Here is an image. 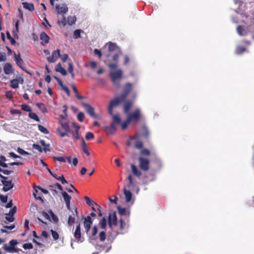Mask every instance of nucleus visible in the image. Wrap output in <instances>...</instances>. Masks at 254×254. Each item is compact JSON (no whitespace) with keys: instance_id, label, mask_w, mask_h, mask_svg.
Returning <instances> with one entry per match:
<instances>
[{"instance_id":"obj_1","label":"nucleus","mask_w":254,"mask_h":254,"mask_svg":"<svg viewBox=\"0 0 254 254\" xmlns=\"http://www.w3.org/2000/svg\"><path fill=\"white\" fill-rule=\"evenodd\" d=\"M132 89L133 84L129 82L126 83L123 87L122 93L110 101L108 106V113L112 114V109L124 102Z\"/></svg>"},{"instance_id":"obj_2","label":"nucleus","mask_w":254,"mask_h":254,"mask_svg":"<svg viewBox=\"0 0 254 254\" xmlns=\"http://www.w3.org/2000/svg\"><path fill=\"white\" fill-rule=\"evenodd\" d=\"M112 116V121L111 123L110 126H106L104 127V130L108 134H114L116 130L117 127L119 125H121L122 129L125 130L127 128L130 122H128V120L127 119L126 121L123 123L121 122V119L119 114L114 115L112 112V114H109Z\"/></svg>"},{"instance_id":"obj_3","label":"nucleus","mask_w":254,"mask_h":254,"mask_svg":"<svg viewBox=\"0 0 254 254\" xmlns=\"http://www.w3.org/2000/svg\"><path fill=\"white\" fill-rule=\"evenodd\" d=\"M123 76V71L121 69H119L116 71H111L110 73V76L111 78L112 81L114 85L117 88L120 87L121 80Z\"/></svg>"},{"instance_id":"obj_4","label":"nucleus","mask_w":254,"mask_h":254,"mask_svg":"<svg viewBox=\"0 0 254 254\" xmlns=\"http://www.w3.org/2000/svg\"><path fill=\"white\" fill-rule=\"evenodd\" d=\"M127 115V119L128 122L130 123L132 122H137L141 117L140 111L139 109H136L134 112L128 113Z\"/></svg>"},{"instance_id":"obj_5","label":"nucleus","mask_w":254,"mask_h":254,"mask_svg":"<svg viewBox=\"0 0 254 254\" xmlns=\"http://www.w3.org/2000/svg\"><path fill=\"white\" fill-rule=\"evenodd\" d=\"M139 168L144 172L149 170L150 161L147 159L142 157L138 158Z\"/></svg>"},{"instance_id":"obj_6","label":"nucleus","mask_w":254,"mask_h":254,"mask_svg":"<svg viewBox=\"0 0 254 254\" xmlns=\"http://www.w3.org/2000/svg\"><path fill=\"white\" fill-rule=\"evenodd\" d=\"M81 105L84 107L86 112L93 118L99 119L100 117L94 112V109L89 104L82 102Z\"/></svg>"},{"instance_id":"obj_7","label":"nucleus","mask_w":254,"mask_h":254,"mask_svg":"<svg viewBox=\"0 0 254 254\" xmlns=\"http://www.w3.org/2000/svg\"><path fill=\"white\" fill-rule=\"evenodd\" d=\"M98 232V228L96 225H94L92 228L86 232L88 238L90 241H95L97 239V234Z\"/></svg>"},{"instance_id":"obj_8","label":"nucleus","mask_w":254,"mask_h":254,"mask_svg":"<svg viewBox=\"0 0 254 254\" xmlns=\"http://www.w3.org/2000/svg\"><path fill=\"white\" fill-rule=\"evenodd\" d=\"M118 220L116 216V213L114 211L112 214L110 213L108 218V224L110 228L113 226H116L117 225Z\"/></svg>"},{"instance_id":"obj_9","label":"nucleus","mask_w":254,"mask_h":254,"mask_svg":"<svg viewBox=\"0 0 254 254\" xmlns=\"http://www.w3.org/2000/svg\"><path fill=\"white\" fill-rule=\"evenodd\" d=\"M55 10L58 14H62L63 15L67 12L68 7L65 4H63L62 5L60 4H56Z\"/></svg>"},{"instance_id":"obj_10","label":"nucleus","mask_w":254,"mask_h":254,"mask_svg":"<svg viewBox=\"0 0 254 254\" xmlns=\"http://www.w3.org/2000/svg\"><path fill=\"white\" fill-rule=\"evenodd\" d=\"M74 237L77 242H82L84 240V238H82L81 236V228L79 223L76 227L74 232Z\"/></svg>"},{"instance_id":"obj_11","label":"nucleus","mask_w":254,"mask_h":254,"mask_svg":"<svg viewBox=\"0 0 254 254\" xmlns=\"http://www.w3.org/2000/svg\"><path fill=\"white\" fill-rule=\"evenodd\" d=\"M61 57L60 51L59 50H56L52 53L51 56L47 58L48 61L50 63H55L57 59Z\"/></svg>"},{"instance_id":"obj_12","label":"nucleus","mask_w":254,"mask_h":254,"mask_svg":"<svg viewBox=\"0 0 254 254\" xmlns=\"http://www.w3.org/2000/svg\"><path fill=\"white\" fill-rule=\"evenodd\" d=\"M62 194L63 197L64 201L65 203L67 209L68 210H71L70 208V200L71 199V196L68 194V193L65 191L62 192Z\"/></svg>"},{"instance_id":"obj_13","label":"nucleus","mask_w":254,"mask_h":254,"mask_svg":"<svg viewBox=\"0 0 254 254\" xmlns=\"http://www.w3.org/2000/svg\"><path fill=\"white\" fill-rule=\"evenodd\" d=\"M1 183L3 185L2 190L4 192L9 190L14 187V184L12 183V181L2 180Z\"/></svg>"},{"instance_id":"obj_14","label":"nucleus","mask_w":254,"mask_h":254,"mask_svg":"<svg viewBox=\"0 0 254 254\" xmlns=\"http://www.w3.org/2000/svg\"><path fill=\"white\" fill-rule=\"evenodd\" d=\"M92 220L90 216H87L86 218H85L83 221V225L86 232H88L91 229V226L92 224Z\"/></svg>"},{"instance_id":"obj_15","label":"nucleus","mask_w":254,"mask_h":254,"mask_svg":"<svg viewBox=\"0 0 254 254\" xmlns=\"http://www.w3.org/2000/svg\"><path fill=\"white\" fill-rule=\"evenodd\" d=\"M119 229L118 233L123 234L125 229L128 227V225L121 218L119 220Z\"/></svg>"},{"instance_id":"obj_16","label":"nucleus","mask_w":254,"mask_h":254,"mask_svg":"<svg viewBox=\"0 0 254 254\" xmlns=\"http://www.w3.org/2000/svg\"><path fill=\"white\" fill-rule=\"evenodd\" d=\"M40 39L41 40V44L44 46L49 43L50 37L45 32H42L40 35Z\"/></svg>"},{"instance_id":"obj_17","label":"nucleus","mask_w":254,"mask_h":254,"mask_svg":"<svg viewBox=\"0 0 254 254\" xmlns=\"http://www.w3.org/2000/svg\"><path fill=\"white\" fill-rule=\"evenodd\" d=\"M118 210L119 213L122 216H125L127 219V221H129V217L130 214V212L129 210H127L125 207H121V206L118 207Z\"/></svg>"},{"instance_id":"obj_18","label":"nucleus","mask_w":254,"mask_h":254,"mask_svg":"<svg viewBox=\"0 0 254 254\" xmlns=\"http://www.w3.org/2000/svg\"><path fill=\"white\" fill-rule=\"evenodd\" d=\"M3 70L5 74L7 75L13 73L14 71L12 65L8 63L4 64L3 66Z\"/></svg>"},{"instance_id":"obj_19","label":"nucleus","mask_w":254,"mask_h":254,"mask_svg":"<svg viewBox=\"0 0 254 254\" xmlns=\"http://www.w3.org/2000/svg\"><path fill=\"white\" fill-rule=\"evenodd\" d=\"M133 105V102L131 100H127L124 105V112L125 114H128Z\"/></svg>"},{"instance_id":"obj_20","label":"nucleus","mask_w":254,"mask_h":254,"mask_svg":"<svg viewBox=\"0 0 254 254\" xmlns=\"http://www.w3.org/2000/svg\"><path fill=\"white\" fill-rule=\"evenodd\" d=\"M74 210H75V214L72 212V215H72H69V217H68V221H67V223L69 225H72V224H73L75 222V215H76L77 217L78 216V212L77 211V209L76 207H75L74 208Z\"/></svg>"},{"instance_id":"obj_21","label":"nucleus","mask_w":254,"mask_h":254,"mask_svg":"<svg viewBox=\"0 0 254 254\" xmlns=\"http://www.w3.org/2000/svg\"><path fill=\"white\" fill-rule=\"evenodd\" d=\"M53 159L55 161H58L63 162H66V161H67L68 163H71L70 157L54 156Z\"/></svg>"},{"instance_id":"obj_22","label":"nucleus","mask_w":254,"mask_h":254,"mask_svg":"<svg viewBox=\"0 0 254 254\" xmlns=\"http://www.w3.org/2000/svg\"><path fill=\"white\" fill-rule=\"evenodd\" d=\"M130 168L131 172L134 176H136L137 177H140L141 176L142 173L141 171L137 169L135 165L131 164L130 165Z\"/></svg>"},{"instance_id":"obj_23","label":"nucleus","mask_w":254,"mask_h":254,"mask_svg":"<svg viewBox=\"0 0 254 254\" xmlns=\"http://www.w3.org/2000/svg\"><path fill=\"white\" fill-rule=\"evenodd\" d=\"M22 5L23 8L25 9H27L30 11H33L34 10V6L32 3H28L27 2H23Z\"/></svg>"},{"instance_id":"obj_24","label":"nucleus","mask_w":254,"mask_h":254,"mask_svg":"<svg viewBox=\"0 0 254 254\" xmlns=\"http://www.w3.org/2000/svg\"><path fill=\"white\" fill-rule=\"evenodd\" d=\"M55 70L57 72L61 73L63 75H66L67 74L66 71L62 67L60 63L57 65Z\"/></svg>"},{"instance_id":"obj_25","label":"nucleus","mask_w":254,"mask_h":254,"mask_svg":"<svg viewBox=\"0 0 254 254\" xmlns=\"http://www.w3.org/2000/svg\"><path fill=\"white\" fill-rule=\"evenodd\" d=\"M124 193L125 196L126 202H130L132 198V193H131V192L125 188L124 189Z\"/></svg>"},{"instance_id":"obj_26","label":"nucleus","mask_w":254,"mask_h":254,"mask_svg":"<svg viewBox=\"0 0 254 254\" xmlns=\"http://www.w3.org/2000/svg\"><path fill=\"white\" fill-rule=\"evenodd\" d=\"M81 148L82 149L83 152L87 155V156L90 155V152L88 150V148L87 147V144L84 140V139H82V144H81Z\"/></svg>"},{"instance_id":"obj_27","label":"nucleus","mask_w":254,"mask_h":254,"mask_svg":"<svg viewBox=\"0 0 254 254\" xmlns=\"http://www.w3.org/2000/svg\"><path fill=\"white\" fill-rule=\"evenodd\" d=\"M141 135L145 137H148L149 136V130L145 126H143L141 127Z\"/></svg>"},{"instance_id":"obj_28","label":"nucleus","mask_w":254,"mask_h":254,"mask_svg":"<svg viewBox=\"0 0 254 254\" xmlns=\"http://www.w3.org/2000/svg\"><path fill=\"white\" fill-rule=\"evenodd\" d=\"M10 86L12 88H17L19 87V80L17 79H11L10 81Z\"/></svg>"},{"instance_id":"obj_29","label":"nucleus","mask_w":254,"mask_h":254,"mask_svg":"<svg viewBox=\"0 0 254 254\" xmlns=\"http://www.w3.org/2000/svg\"><path fill=\"white\" fill-rule=\"evenodd\" d=\"M71 87H72V89L75 94V97L79 100H82V99H84V96H81L79 94H78V91H77V89L76 87V86L74 85V84H72L71 85Z\"/></svg>"},{"instance_id":"obj_30","label":"nucleus","mask_w":254,"mask_h":254,"mask_svg":"<svg viewBox=\"0 0 254 254\" xmlns=\"http://www.w3.org/2000/svg\"><path fill=\"white\" fill-rule=\"evenodd\" d=\"M108 49L109 52H113L116 50L118 51H119L117 45L112 42H109L108 43Z\"/></svg>"},{"instance_id":"obj_31","label":"nucleus","mask_w":254,"mask_h":254,"mask_svg":"<svg viewBox=\"0 0 254 254\" xmlns=\"http://www.w3.org/2000/svg\"><path fill=\"white\" fill-rule=\"evenodd\" d=\"M40 142L43 146V148L42 149L45 152L50 151L49 144H46L44 140H40Z\"/></svg>"},{"instance_id":"obj_32","label":"nucleus","mask_w":254,"mask_h":254,"mask_svg":"<svg viewBox=\"0 0 254 254\" xmlns=\"http://www.w3.org/2000/svg\"><path fill=\"white\" fill-rule=\"evenodd\" d=\"M84 199H85V201L86 204L88 206H92V205L96 206V204H97L96 202L93 201V200L92 199H91L90 197H89L88 196H85Z\"/></svg>"},{"instance_id":"obj_33","label":"nucleus","mask_w":254,"mask_h":254,"mask_svg":"<svg viewBox=\"0 0 254 254\" xmlns=\"http://www.w3.org/2000/svg\"><path fill=\"white\" fill-rule=\"evenodd\" d=\"M76 21V18L75 16H69L67 17V23L68 25L74 24Z\"/></svg>"},{"instance_id":"obj_34","label":"nucleus","mask_w":254,"mask_h":254,"mask_svg":"<svg viewBox=\"0 0 254 254\" xmlns=\"http://www.w3.org/2000/svg\"><path fill=\"white\" fill-rule=\"evenodd\" d=\"M247 51V48L243 46H238L236 50V53L238 55H240Z\"/></svg>"},{"instance_id":"obj_35","label":"nucleus","mask_w":254,"mask_h":254,"mask_svg":"<svg viewBox=\"0 0 254 254\" xmlns=\"http://www.w3.org/2000/svg\"><path fill=\"white\" fill-rule=\"evenodd\" d=\"M60 124L62 127L63 128L66 132L70 131L69 126L68 124L66 122H60Z\"/></svg>"},{"instance_id":"obj_36","label":"nucleus","mask_w":254,"mask_h":254,"mask_svg":"<svg viewBox=\"0 0 254 254\" xmlns=\"http://www.w3.org/2000/svg\"><path fill=\"white\" fill-rule=\"evenodd\" d=\"M99 225L101 229H104L107 226V221L105 217H103L99 222Z\"/></svg>"},{"instance_id":"obj_37","label":"nucleus","mask_w":254,"mask_h":254,"mask_svg":"<svg viewBox=\"0 0 254 254\" xmlns=\"http://www.w3.org/2000/svg\"><path fill=\"white\" fill-rule=\"evenodd\" d=\"M37 106L38 107V108L40 109V110L43 113H45L48 112V110H47L46 107H45V105L43 103H38L37 104Z\"/></svg>"},{"instance_id":"obj_38","label":"nucleus","mask_w":254,"mask_h":254,"mask_svg":"<svg viewBox=\"0 0 254 254\" xmlns=\"http://www.w3.org/2000/svg\"><path fill=\"white\" fill-rule=\"evenodd\" d=\"M99 238L101 242H104L106 239V233L104 231H102L99 233Z\"/></svg>"},{"instance_id":"obj_39","label":"nucleus","mask_w":254,"mask_h":254,"mask_svg":"<svg viewBox=\"0 0 254 254\" xmlns=\"http://www.w3.org/2000/svg\"><path fill=\"white\" fill-rule=\"evenodd\" d=\"M29 117L32 119L33 120L37 121V122H40V119L38 117V116H37V115L35 113H33V112H30L29 113Z\"/></svg>"},{"instance_id":"obj_40","label":"nucleus","mask_w":254,"mask_h":254,"mask_svg":"<svg viewBox=\"0 0 254 254\" xmlns=\"http://www.w3.org/2000/svg\"><path fill=\"white\" fill-rule=\"evenodd\" d=\"M38 129L42 132L45 134H48L49 133L48 130L42 125H39L38 126Z\"/></svg>"},{"instance_id":"obj_41","label":"nucleus","mask_w":254,"mask_h":254,"mask_svg":"<svg viewBox=\"0 0 254 254\" xmlns=\"http://www.w3.org/2000/svg\"><path fill=\"white\" fill-rule=\"evenodd\" d=\"M52 237L54 240H57L59 238V234L55 231L53 230H51L50 231Z\"/></svg>"},{"instance_id":"obj_42","label":"nucleus","mask_w":254,"mask_h":254,"mask_svg":"<svg viewBox=\"0 0 254 254\" xmlns=\"http://www.w3.org/2000/svg\"><path fill=\"white\" fill-rule=\"evenodd\" d=\"M21 109L24 111L29 112H31V108L28 105L23 104L21 106Z\"/></svg>"},{"instance_id":"obj_43","label":"nucleus","mask_w":254,"mask_h":254,"mask_svg":"<svg viewBox=\"0 0 254 254\" xmlns=\"http://www.w3.org/2000/svg\"><path fill=\"white\" fill-rule=\"evenodd\" d=\"M81 30L80 29H76L73 32V38L77 39L80 37V33Z\"/></svg>"},{"instance_id":"obj_44","label":"nucleus","mask_w":254,"mask_h":254,"mask_svg":"<svg viewBox=\"0 0 254 254\" xmlns=\"http://www.w3.org/2000/svg\"><path fill=\"white\" fill-rule=\"evenodd\" d=\"M57 187L62 192L63 191V188L62 186L58 183H56L54 185H50L49 188H55Z\"/></svg>"},{"instance_id":"obj_45","label":"nucleus","mask_w":254,"mask_h":254,"mask_svg":"<svg viewBox=\"0 0 254 254\" xmlns=\"http://www.w3.org/2000/svg\"><path fill=\"white\" fill-rule=\"evenodd\" d=\"M237 31L239 35H240L241 36L244 35V34L243 33V32L245 31V30L242 26L239 25V26H237Z\"/></svg>"},{"instance_id":"obj_46","label":"nucleus","mask_w":254,"mask_h":254,"mask_svg":"<svg viewBox=\"0 0 254 254\" xmlns=\"http://www.w3.org/2000/svg\"><path fill=\"white\" fill-rule=\"evenodd\" d=\"M6 36L8 39L10 41L12 45H14L16 43L15 40L11 36L9 32H6Z\"/></svg>"},{"instance_id":"obj_47","label":"nucleus","mask_w":254,"mask_h":254,"mask_svg":"<svg viewBox=\"0 0 254 254\" xmlns=\"http://www.w3.org/2000/svg\"><path fill=\"white\" fill-rule=\"evenodd\" d=\"M3 248V249L5 251H8L9 252H10L12 251H14V252H16V250H15V249L14 248L8 246H7L6 244H4Z\"/></svg>"},{"instance_id":"obj_48","label":"nucleus","mask_w":254,"mask_h":254,"mask_svg":"<svg viewBox=\"0 0 254 254\" xmlns=\"http://www.w3.org/2000/svg\"><path fill=\"white\" fill-rule=\"evenodd\" d=\"M94 138V135L91 132H88L85 135V138L87 140L92 139H93Z\"/></svg>"},{"instance_id":"obj_49","label":"nucleus","mask_w":254,"mask_h":254,"mask_svg":"<svg viewBox=\"0 0 254 254\" xmlns=\"http://www.w3.org/2000/svg\"><path fill=\"white\" fill-rule=\"evenodd\" d=\"M32 147L34 149L37 150L39 152H42L43 149L40 145L34 143L32 145Z\"/></svg>"},{"instance_id":"obj_50","label":"nucleus","mask_w":254,"mask_h":254,"mask_svg":"<svg viewBox=\"0 0 254 254\" xmlns=\"http://www.w3.org/2000/svg\"><path fill=\"white\" fill-rule=\"evenodd\" d=\"M134 146L138 149H141L143 147V143L141 141H136L135 142Z\"/></svg>"},{"instance_id":"obj_51","label":"nucleus","mask_w":254,"mask_h":254,"mask_svg":"<svg viewBox=\"0 0 254 254\" xmlns=\"http://www.w3.org/2000/svg\"><path fill=\"white\" fill-rule=\"evenodd\" d=\"M42 216L46 220H50V217L49 215L45 211H42L41 212Z\"/></svg>"},{"instance_id":"obj_52","label":"nucleus","mask_w":254,"mask_h":254,"mask_svg":"<svg viewBox=\"0 0 254 254\" xmlns=\"http://www.w3.org/2000/svg\"><path fill=\"white\" fill-rule=\"evenodd\" d=\"M23 63V61L22 59L21 58V57H19L18 60H17V62H16L17 65L20 67L22 69L24 70V67H22V64Z\"/></svg>"},{"instance_id":"obj_53","label":"nucleus","mask_w":254,"mask_h":254,"mask_svg":"<svg viewBox=\"0 0 254 254\" xmlns=\"http://www.w3.org/2000/svg\"><path fill=\"white\" fill-rule=\"evenodd\" d=\"M77 118L79 122H82L84 118V115L82 112H80L77 114Z\"/></svg>"},{"instance_id":"obj_54","label":"nucleus","mask_w":254,"mask_h":254,"mask_svg":"<svg viewBox=\"0 0 254 254\" xmlns=\"http://www.w3.org/2000/svg\"><path fill=\"white\" fill-rule=\"evenodd\" d=\"M49 212L51 214V216L52 217L53 220L55 222H57L59 221V219H58V218L57 217V216L53 212V211L52 210H50L49 211Z\"/></svg>"},{"instance_id":"obj_55","label":"nucleus","mask_w":254,"mask_h":254,"mask_svg":"<svg viewBox=\"0 0 254 254\" xmlns=\"http://www.w3.org/2000/svg\"><path fill=\"white\" fill-rule=\"evenodd\" d=\"M141 153L142 155L147 156H149L150 155V151L146 148H144V149H142V150L141 151Z\"/></svg>"},{"instance_id":"obj_56","label":"nucleus","mask_w":254,"mask_h":254,"mask_svg":"<svg viewBox=\"0 0 254 254\" xmlns=\"http://www.w3.org/2000/svg\"><path fill=\"white\" fill-rule=\"evenodd\" d=\"M23 248L25 250H30L33 248V245L31 243H26L23 244Z\"/></svg>"},{"instance_id":"obj_57","label":"nucleus","mask_w":254,"mask_h":254,"mask_svg":"<svg viewBox=\"0 0 254 254\" xmlns=\"http://www.w3.org/2000/svg\"><path fill=\"white\" fill-rule=\"evenodd\" d=\"M57 180L60 181L62 184L63 185L67 183V182L65 179L64 175H62L61 176L58 177L57 178Z\"/></svg>"},{"instance_id":"obj_58","label":"nucleus","mask_w":254,"mask_h":254,"mask_svg":"<svg viewBox=\"0 0 254 254\" xmlns=\"http://www.w3.org/2000/svg\"><path fill=\"white\" fill-rule=\"evenodd\" d=\"M17 151L18 152V153L20 154H22V155H29V153L24 150L23 149L20 148V147H18L17 149Z\"/></svg>"},{"instance_id":"obj_59","label":"nucleus","mask_w":254,"mask_h":254,"mask_svg":"<svg viewBox=\"0 0 254 254\" xmlns=\"http://www.w3.org/2000/svg\"><path fill=\"white\" fill-rule=\"evenodd\" d=\"M5 219L9 222H12L14 221V217L11 215L6 214Z\"/></svg>"},{"instance_id":"obj_60","label":"nucleus","mask_w":254,"mask_h":254,"mask_svg":"<svg viewBox=\"0 0 254 254\" xmlns=\"http://www.w3.org/2000/svg\"><path fill=\"white\" fill-rule=\"evenodd\" d=\"M5 95L7 99H11L13 98V92L11 91H6Z\"/></svg>"},{"instance_id":"obj_61","label":"nucleus","mask_w":254,"mask_h":254,"mask_svg":"<svg viewBox=\"0 0 254 254\" xmlns=\"http://www.w3.org/2000/svg\"><path fill=\"white\" fill-rule=\"evenodd\" d=\"M120 52L118 51L117 52L115 53L113 56V60L115 62H117L118 60L119 56L120 55Z\"/></svg>"},{"instance_id":"obj_62","label":"nucleus","mask_w":254,"mask_h":254,"mask_svg":"<svg viewBox=\"0 0 254 254\" xmlns=\"http://www.w3.org/2000/svg\"><path fill=\"white\" fill-rule=\"evenodd\" d=\"M58 23L59 24L61 23L64 26H65L66 25V24H67V23L66 22V18H65V16H64V15H63V20H61V21H59Z\"/></svg>"},{"instance_id":"obj_63","label":"nucleus","mask_w":254,"mask_h":254,"mask_svg":"<svg viewBox=\"0 0 254 254\" xmlns=\"http://www.w3.org/2000/svg\"><path fill=\"white\" fill-rule=\"evenodd\" d=\"M94 54L95 55H97L99 58H101L102 57V53L101 51L97 49H95L94 50Z\"/></svg>"},{"instance_id":"obj_64","label":"nucleus","mask_w":254,"mask_h":254,"mask_svg":"<svg viewBox=\"0 0 254 254\" xmlns=\"http://www.w3.org/2000/svg\"><path fill=\"white\" fill-rule=\"evenodd\" d=\"M0 200L3 203H6L7 200V196L3 195H0Z\"/></svg>"}]
</instances>
